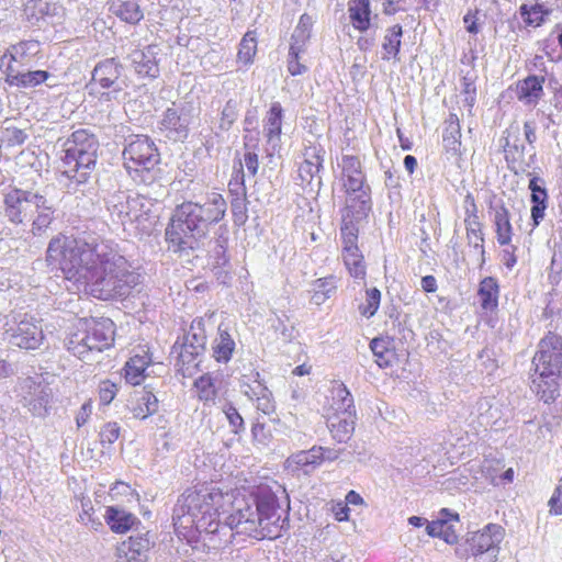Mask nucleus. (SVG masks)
<instances>
[{"label": "nucleus", "instance_id": "obj_1", "mask_svg": "<svg viewBox=\"0 0 562 562\" xmlns=\"http://www.w3.org/2000/svg\"><path fill=\"white\" fill-rule=\"evenodd\" d=\"M232 503V495L223 494L217 488L202 486L200 490H188L178 499L173 509V520L186 528L195 527L199 531L216 533L233 531L256 539H277L285 527L286 518H282L284 510L279 504L277 495L268 490L260 488L252 502L239 499L234 505V513L224 517L225 504Z\"/></svg>", "mask_w": 562, "mask_h": 562}, {"label": "nucleus", "instance_id": "obj_2", "mask_svg": "<svg viewBox=\"0 0 562 562\" xmlns=\"http://www.w3.org/2000/svg\"><path fill=\"white\" fill-rule=\"evenodd\" d=\"M45 260L99 300L126 299L140 284V274L117 245L99 236H56L48 243Z\"/></svg>", "mask_w": 562, "mask_h": 562}, {"label": "nucleus", "instance_id": "obj_3", "mask_svg": "<svg viewBox=\"0 0 562 562\" xmlns=\"http://www.w3.org/2000/svg\"><path fill=\"white\" fill-rule=\"evenodd\" d=\"M227 210L222 194L212 192L203 202L186 201L176 206L165 229L167 249L189 256L204 244L210 227L221 222Z\"/></svg>", "mask_w": 562, "mask_h": 562}, {"label": "nucleus", "instance_id": "obj_4", "mask_svg": "<svg viewBox=\"0 0 562 562\" xmlns=\"http://www.w3.org/2000/svg\"><path fill=\"white\" fill-rule=\"evenodd\" d=\"M63 147L61 177L69 180L68 190H77V186L86 183L95 168L99 142L94 134L81 128L72 132Z\"/></svg>", "mask_w": 562, "mask_h": 562}, {"label": "nucleus", "instance_id": "obj_5", "mask_svg": "<svg viewBox=\"0 0 562 562\" xmlns=\"http://www.w3.org/2000/svg\"><path fill=\"white\" fill-rule=\"evenodd\" d=\"M341 181L345 191V206L341 220L362 221L372 209L371 188L367 183L362 165L357 156L345 155L341 158Z\"/></svg>", "mask_w": 562, "mask_h": 562}, {"label": "nucleus", "instance_id": "obj_6", "mask_svg": "<svg viewBox=\"0 0 562 562\" xmlns=\"http://www.w3.org/2000/svg\"><path fill=\"white\" fill-rule=\"evenodd\" d=\"M123 160L127 173L137 183L150 184L160 177V154L148 136L131 138L124 147Z\"/></svg>", "mask_w": 562, "mask_h": 562}, {"label": "nucleus", "instance_id": "obj_7", "mask_svg": "<svg viewBox=\"0 0 562 562\" xmlns=\"http://www.w3.org/2000/svg\"><path fill=\"white\" fill-rule=\"evenodd\" d=\"M538 380L532 381V389L544 403L553 402L559 395V381L562 368V353H535L532 358Z\"/></svg>", "mask_w": 562, "mask_h": 562}, {"label": "nucleus", "instance_id": "obj_8", "mask_svg": "<svg viewBox=\"0 0 562 562\" xmlns=\"http://www.w3.org/2000/svg\"><path fill=\"white\" fill-rule=\"evenodd\" d=\"M150 201L142 195H130L124 191L114 192L106 201L112 220L121 225L143 223L148 220Z\"/></svg>", "mask_w": 562, "mask_h": 562}, {"label": "nucleus", "instance_id": "obj_9", "mask_svg": "<svg viewBox=\"0 0 562 562\" xmlns=\"http://www.w3.org/2000/svg\"><path fill=\"white\" fill-rule=\"evenodd\" d=\"M199 114L193 101L183 100L168 108L160 121V130L175 142L184 140L189 135V126Z\"/></svg>", "mask_w": 562, "mask_h": 562}, {"label": "nucleus", "instance_id": "obj_10", "mask_svg": "<svg viewBox=\"0 0 562 562\" xmlns=\"http://www.w3.org/2000/svg\"><path fill=\"white\" fill-rule=\"evenodd\" d=\"M361 221L341 220L340 236L342 243V260L355 279L363 280L366 277V263L363 255L358 247V224Z\"/></svg>", "mask_w": 562, "mask_h": 562}, {"label": "nucleus", "instance_id": "obj_11", "mask_svg": "<svg viewBox=\"0 0 562 562\" xmlns=\"http://www.w3.org/2000/svg\"><path fill=\"white\" fill-rule=\"evenodd\" d=\"M18 393L23 406L34 415L43 417L47 414L53 392L49 384L41 376L19 379Z\"/></svg>", "mask_w": 562, "mask_h": 562}, {"label": "nucleus", "instance_id": "obj_12", "mask_svg": "<svg viewBox=\"0 0 562 562\" xmlns=\"http://www.w3.org/2000/svg\"><path fill=\"white\" fill-rule=\"evenodd\" d=\"M38 191L12 188L3 193V215L13 225H25L31 218Z\"/></svg>", "mask_w": 562, "mask_h": 562}, {"label": "nucleus", "instance_id": "obj_13", "mask_svg": "<svg viewBox=\"0 0 562 562\" xmlns=\"http://www.w3.org/2000/svg\"><path fill=\"white\" fill-rule=\"evenodd\" d=\"M114 323L110 318H101L93 322L89 330L76 339L71 338L68 351L82 346L83 351H104L110 349L114 342Z\"/></svg>", "mask_w": 562, "mask_h": 562}, {"label": "nucleus", "instance_id": "obj_14", "mask_svg": "<svg viewBox=\"0 0 562 562\" xmlns=\"http://www.w3.org/2000/svg\"><path fill=\"white\" fill-rule=\"evenodd\" d=\"M323 154L321 146H308L303 153L304 160L299 167V178L301 186L310 187L311 191H318L322 186L319 172L323 168Z\"/></svg>", "mask_w": 562, "mask_h": 562}, {"label": "nucleus", "instance_id": "obj_15", "mask_svg": "<svg viewBox=\"0 0 562 562\" xmlns=\"http://www.w3.org/2000/svg\"><path fill=\"white\" fill-rule=\"evenodd\" d=\"M43 340L42 326L33 316L25 315L18 324L15 331L10 337L13 347L25 350H34L40 347Z\"/></svg>", "mask_w": 562, "mask_h": 562}, {"label": "nucleus", "instance_id": "obj_16", "mask_svg": "<svg viewBox=\"0 0 562 562\" xmlns=\"http://www.w3.org/2000/svg\"><path fill=\"white\" fill-rule=\"evenodd\" d=\"M55 203L38 191L31 213V233L33 236H43L56 220Z\"/></svg>", "mask_w": 562, "mask_h": 562}, {"label": "nucleus", "instance_id": "obj_17", "mask_svg": "<svg viewBox=\"0 0 562 562\" xmlns=\"http://www.w3.org/2000/svg\"><path fill=\"white\" fill-rule=\"evenodd\" d=\"M502 540V528L495 525H488L482 532L474 535L470 547L473 555H486L490 561L497 557L499 551L498 543Z\"/></svg>", "mask_w": 562, "mask_h": 562}, {"label": "nucleus", "instance_id": "obj_18", "mask_svg": "<svg viewBox=\"0 0 562 562\" xmlns=\"http://www.w3.org/2000/svg\"><path fill=\"white\" fill-rule=\"evenodd\" d=\"M153 542L147 535L131 536L116 548V562H145Z\"/></svg>", "mask_w": 562, "mask_h": 562}, {"label": "nucleus", "instance_id": "obj_19", "mask_svg": "<svg viewBox=\"0 0 562 562\" xmlns=\"http://www.w3.org/2000/svg\"><path fill=\"white\" fill-rule=\"evenodd\" d=\"M528 176L530 177L528 189L531 192V220L533 225L538 226L544 218L549 195L546 188V180L543 178L533 173H528Z\"/></svg>", "mask_w": 562, "mask_h": 562}, {"label": "nucleus", "instance_id": "obj_20", "mask_svg": "<svg viewBox=\"0 0 562 562\" xmlns=\"http://www.w3.org/2000/svg\"><path fill=\"white\" fill-rule=\"evenodd\" d=\"M326 398L330 415L356 413L353 397L342 382L331 381Z\"/></svg>", "mask_w": 562, "mask_h": 562}, {"label": "nucleus", "instance_id": "obj_21", "mask_svg": "<svg viewBox=\"0 0 562 562\" xmlns=\"http://www.w3.org/2000/svg\"><path fill=\"white\" fill-rule=\"evenodd\" d=\"M156 48V46H147L130 54L131 64L139 77L155 79L159 76Z\"/></svg>", "mask_w": 562, "mask_h": 562}, {"label": "nucleus", "instance_id": "obj_22", "mask_svg": "<svg viewBox=\"0 0 562 562\" xmlns=\"http://www.w3.org/2000/svg\"><path fill=\"white\" fill-rule=\"evenodd\" d=\"M123 66L115 58H106L99 61L92 71V81L102 88L114 87L115 91L122 90L116 83L122 75Z\"/></svg>", "mask_w": 562, "mask_h": 562}, {"label": "nucleus", "instance_id": "obj_23", "mask_svg": "<svg viewBox=\"0 0 562 562\" xmlns=\"http://www.w3.org/2000/svg\"><path fill=\"white\" fill-rule=\"evenodd\" d=\"M283 109L279 102H273L267 113L263 125L265 137L272 150L280 148Z\"/></svg>", "mask_w": 562, "mask_h": 562}, {"label": "nucleus", "instance_id": "obj_24", "mask_svg": "<svg viewBox=\"0 0 562 562\" xmlns=\"http://www.w3.org/2000/svg\"><path fill=\"white\" fill-rule=\"evenodd\" d=\"M356 424V413L333 414L328 416L327 426L333 438L338 442H347L353 431Z\"/></svg>", "mask_w": 562, "mask_h": 562}, {"label": "nucleus", "instance_id": "obj_25", "mask_svg": "<svg viewBox=\"0 0 562 562\" xmlns=\"http://www.w3.org/2000/svg\"><path fill=\"white\" fill-rule=\"evenodd\" d=\"M544 77L528 76L517 83V98L525 104L536 105L543 94Z\"/></svg>", "mask_w": 562, "mask_h": 562}, {"label": "nucleus", "instance_id": "obj_26", "mask_svg": "<svg viewBox=\"0 0 562 562\" xmlns=\"http://www.w3.org/2000/svg\"><path fill=\"white\" fill-rule=\"evenodd\" d=\"M104 519L110 529L115 533H124L132 529L139 520L133 514L123 508L110 506L106 508Z\"/></svg>", "mask_w": 562, "mask_h": 562}, {"label": "nucleus", "instance_id": "obj_27", "mask_svg": "<svg viewBox=\"0 0 562 562\" xmlns=\"http://www.w3.org/2000/svg\"><path fill=\"white\" fill-rule=\"evenodd\" d=\"M52 75L46 70L14 71L9 67L7 82L18 88H34L45 82Z\"/></svg>", "mask_w": 562, "mask_h": 562}, {"label": "nucleus", "instance_id": "obj_28", "mask_svg": "<svg viewBox=\"0 0 562 562\" xmlns=\"http://www.w3.org/2000/svg\"><path fill=\"white\" fill-rule=\"evenodd\" d=\"M499 286L493 277L484 278L477 290L480 306L484 312H494L498 306Z\"/></svg>", "mask_w": 562, "mask_h": 562}, {"label": "nucleus", "instance_id": "obj_29", "mask_svg": "<svg viewBox=\"0 0 562 562\" xmlns=\"http://www.w3.org/2000/svg\"><path fill=\"white\" fill-rule=\"evenodd\" d=\"M110 11L130 24H137L144 18L137 0H112Z\"/></svg>", "mask_w": 562, "mask_h": 562}, {"label": "nucleus", "instance_id": "obj_30", "mask_svg": "<svg viewBox=\"0 0 562 562\" xmlns=\"http://www.w3.org/2000/svg\"><path fill=\"white\" fill-rule=\"evenodd\" d=\"M494 211V225L499 245H509L512 241L513 227L510 224V215L507 207L502 204L492 206Z\"/></svg>", "mask_w": 562, "mask_h": 562}, {"label": "nucleus", "instance_id": "obj_31", "mask_svg": "<svg viewBox=\"0 0 562 562\" xmlns=\"http://www.w3.org/2000/svg\"><path fill=\"white\" fill-rule=\"evenodd\" d=\"M403 29L400 24H394L386 29L382 42L383 60L394 59L400 60L398 54L402 44Z\"/></svg>", "mask_w": 562, "mask_h": 562}, {"label": "nucleus", "instance_id": "obj_32", "mask_svg": "<svg viewBox=\"0 0 562 562\" xmlns=\"http://www.w3.org/2000/svg\"><path fill=\"white\" fill-rule=\"evenodd\" d=\"M313 24L314 19L310 14L304 13L300 16L299 23L291 37L292 42L290 47H292L293 54L295 52H305L306 44L311 38Z\"/></svg>", "mask_w": 562, "mask_h": 562}, {"label": "nucleus", "instance_id": "obj_33", "mask_svg": "<svg viewBox=\"0 0 562 562\" xmlns=\"http://www.w3.org/2000/svg\"><path fill=\"white\" fill-rule=\"evenodd\" d=\"M461 128L459 124V117L457 114L450 113L448 119L445 121V128L442 134L443 147L447 151L453 154L459 153L461 146Z\"/></svg>", "mask_w": 562, "mask_h": 562}, {"label": "nucleus", "instance_id": "obj_34", "mask_svg": "<svg viewBox=\"0 0 562 562\" xmlns=\"http://www.w3.org/2000/svg\"><path fill=\"white\" fill-rule=\"evenodd\" d=\"M151 353H136L135 357L131 358L124 367L125 379L132 385H138L144 379V372L147 366L150 363Z\"/></svg>", "mask_w": 562, "mask_h": 562}, {"label": "nucleus", "instance_id": "obj_35", "mask_svg": "<svg viewBox=\"0 0 562 562\" xmlns=\"http://www.w3.org/2000/svg\"><path fill=\"white\" fill-rule=\"evenodd\" d=\"M370 1L369 0H351L349 3V15L352 25L360 32H364L370 27Z\"/></svg>", "mask_w": 562, "mask_h": 562}, {"label": "nucleus", "instance_id": "obj_36", "mask_svg": "<svg viewBox=\"0 0 562 562\" xmlns=\"http://www.w3.org/2000/svg\"><path fill=\"white\" fill-rule=\"evenodd\" d=\"M311 303L321 306L336 293L337 282L336 277L328 276L315 280L312 284Z\"/></svg>", "mask_w": 562, "mask_h": 562}, {"label": "nucleus", "instance_id": "obj_37", "mask_svg": "<svg viewBox=\"0 0 562 562\" xmlns=\"http://www.w3.org/2000/svg\"><path fill=\"white\" fill-rule=\"evenodd\" d=\"M477 413L480 424L483 426H493L503 416L499 403L491 398H482L477 402Z\"/></svg>", "mask_w": 562, "mask_h": 562}, {"label": "nucleus", "instance_id": "obj_38", "mask_svg": "<svg viewBox=\"0 0 562 562\" xmlns=\"http://www.w3.org/2000/svg\"><path fill=\"white\" fill-rule=\"evenodd\" d=\"M519 13L526 25L538 27L546 22V16H548L551 11L542 3L536 2L535 4H521L519 7Z\"/></svg>", "mask_w": 562, "mask_h": 562}, {"label": "nucleus", "instance_id": "obj_39", "mask_svg": "<svg viewBox=\"0 0 562 562\" xmlns=\"http://www.w3.org/2000/svg\"><path fill=\"white\" fill-rule=\"evenodd\" d=\"M206 336L203 319L192 322L188 333L183 335L181 347H190L194 350L204 349Z\"/></svg>", "mask_w": 562, "mask_h": 562}, {"label": "nucleus", "instance_id": "obj_40", "mask_svg": "<svg viewBox=\"0 0 562 562\" xmlns=\"http://www.w3.org/2000/svg\"><path fill=\"white\" fill-rule=\"evenodd\" d=\"M137 402L138 404L132 408L135 418L145 419L158 411V398L150 391L143 390Z\"/></svg>", "mask_w": 562, "mask_h": 562}, {"label": "nucleus", "instance_id": "obj_41", "mask_svg": "<svg viewBox=\"0 0 562 562\" xmlns=\"http://www.w3.org/2000/svg\"><path fill=\"white\" fill-rule=\"evenodd\" d=\"M24 12L30 20L40 21L56 11L55 4L50 0H25L23 3Z\"/></svg>", "mask_w": 562, "mask_h": 562}, {"label": "nucleus", "instance_id": "obj_42", "mask_svg": "<svg viewBox=\"0 0 562 562\" xmlns=\"http://www.w3.org/2000/svg\"><path fill=\"white\" fill-rule=\"evenodd\" d=\"M324 460L323 447H313L307 451H299L297 453L291 456L288 459L290 464H295L296 467H316L322 463Z\"/></svg>", "mask_w": 562, "mask_h": 562}, {"label": "nucleus", "instance_id": "obj_43", "mask_svg": "<svg viewBox=\"0 0 562 562\" xmlns=\"http://www.w3.org/2000/svg\"><path fill=\"white\" fill-rule=\"evenodd\" d=\"M244 393L251 400L256 396L257 409L261 411L265 415H270L274 412L271 394L260 383L257 384L256 389L248 386Z\"/></svg>", "mask_w": 562, "mask_h": 562}, {"label": "nucleus", "instance_id": "obj_44", "mask_svg": "<svg viewBox=\"0 0 562 562\" xmlns=\"http://www.w3.org/2000/svg\"><path fill=\"white\" fill-rule=\"evenodd\" d=\"M239 102L235 99H229L223 106L220 115L217 130L220 132H227L232 128L233 124L238 117Z\"/></svg>", "mask_w": 562, "mask_h": 562}, {"label": "nucleus", "instance_id": "obj_45", "mask_svg": "<svg viewBox=\"0 0 562 562\" xmlns=\"http://www.w3.org/2000/svg\"><path fill=\"white\" fill-rule=\"evenodd\" d=\"M465 229H467V239L469 246H472L475 249H479L481 255L484 256V237L482 233V224L480 221L472 218H464Z\"/></svg>", "mask_w": 562, "mask_h": 562}, {"label": "nucleus", "instance_id": "obj_46", "mask_svg": "<svg viewBox=\"0 0 562 562\" xmlns=\"http://www.w3.org/2000/svg\"><path fill=\"white\" fill-rule=\"evenodd\" d=\"M257 53V40L252 32H247L239 43V49L237 54L238 61L244 65L252 63L254 57Z\"/></svg>", "mask_w": 562, "mask_h": 562}, {"label": "nucleus", "instance_id": "obj_47", "mask_svg": "<svg viewBox=\"0 0 562 562\" xmlns=\"http://www.w3.org/2000/svg\"><path fill=\"white\" fill-rule=\"evenodd\" d=\"M194 387L200 401L204 403H214L216 390L209 374L201 375L194 381Z\"/></svg>", "mask_w": 562, "mask_h": 562}, {"label": "nucleus", "instance_id": "obj_48", "mask_svg": "<svg viewBox=\"0 0 562 562\" xmlns=\"http://www.w3.org/2000/svg\"><path fill=\"white\" fill-rule=\"evenodd\" d=\"M235 341L227 324L221 323L217 328V337L214 339L213 351H234Z\"/></svg>", "mask_w": 562, "mask_h": 562}, {"label": "nucleus", "instance_id": "obj_49", "mask_svg": "<svg viewBox=\"0 0 562 562\" xmlns=\"http://www.w3.org/2000/svg\"><path fill=\"white\" fill-rule=\"evenodd\" d=\"M381 301V292L376 288H372L367 290V302L366 304H361L359 306L360 314L366 317L373 316L380 305Z\"/></svg>", "mask_w": 562, "mask_h": 562}, {"label": "nucleus", "instance_id": "obj_50", "mask_svg": "<svg viewBox=\"0 0 562 562\" xmlns=\"http://www.w3.org/2000/svg\"><path fill=\"white\" fill-rule=\"evenodd\" d=\"M228 191L233 196H246L245 175L241 162H239V167L234 170L232 179L228 182Z\"/></svg>", "mask_w": 562, "mask_h": 562}, {"label": "nucleus", "instance_id": "obj_51", "mask_svg": "<svg viewBox=\"0 0 562 562\" xmlns=\"http://www.w3.org/2000/svg\"><path fill=\"white\" fill-rule=\"evenodd\" d=\"M2 137L10 146H18L25 143L29 135L27 133L19 127L7 125L2 131Z\"/></svg>", "mask_w": 562, "mask_h": 562}, {"label": "nucleus", "instance_id": "obj_52", "mask_svg": "<svg viewBox=\"0 0 562 562\" xmlns=\"http://www.w3.org/2000/svg\"><path fill=\"white\" fill-rule=\"evenodd\" d=\"M40 52V43L37 41H24L14 46L11 49V57L14 60L22 58L25 55H36Z\"/></svg>", "mask_w": 562, "mask_h": 562}, {"label": "nucleus", "instance_id": "obj_53", "mask_svg": "<svg viewBox=\"0 0 562 562\" xmlns=\"http://www.w3.org/2000/svg\"><path fill=\"white\" fill-rule=\"evenodd\" d=\"M121 427L115 422L106 423L100 430V441L104 445H112L120 437Z\"/></svg>", "mask_w": 562, "mask_h": 562}, {"label": "nucleus", "instance_id": "obj_54", "mask_svg": "<svg viewBox=\"0 0 562 562\" xmlns=\"http://www.w3.org/2000/svg\"><path fill=\"white\" fill-rule=\"evenodd\" d=\"M538 351H562V337L549 331L538 345Z\"/></svg>", "mask_w": 562, "mask_h": 562}, {"label": "nucleus", "instance_id": "obj_55", "mask_svg": "<svg viewBox=\"0 0 562 562\" xmlns=\"http://www.w3.org/2000/svg\"><path fill=\"white\" fill-rule=\"evenodd\" d=\"M117 391L119 387L115 383L109 380L102 381L99 385V397L101 404L109 405L116 396Z\"/></svg>", "mask_w": 562, "mask_h": 562}, {"label": "nucleus", "instance_id": "obj_56", "mask_svg": "<svg viewBox=\"0 0 562 562\" xmlns=\"http://www.w3.org/2000/svg\"><path fill=\"white\" fill-rule=\"evenodd\" d=\"M224 413L226 415V418L228 419V423L232 427V431L234 434L237 435L245 429L244 419L233 405L226 406Z\"/></svg>", "mask_w": 562, "mask_h": 562}, {"label": "nucleus", "instance_id": "obj_57", "mask_svg": "<svg viewBox=\"0 0 562 562\" xmlns=\"http://www.w3.org/2000/svg\"><path fill=\"white\" fill-rule=\"evenodd\" d=\"M504 151L507 162H515L524 157L525 146L510 144L508 137H506L504 144Z\"/></svg>", "mask_w": 562, "mask_h": 562}, {"label": "nucleus", "instance_id": "obj_58", "mask_svg": "<svg viewBox=\"0 0 562 562\" xmlns=\"http://www.w3.org/2000/svg\"><path fill=\"white\" fill-rule=\"evenodd\" d=\"M303 52H295L293 54L292 47L289 50V60H288V70L292 76H297L304 74L307 68L303 64L299 61L300 55Z\"/></svg>", "mask_w": 562, "mask_h": 562}, {"label": "nucleus", "instance_id": "obj_59", "mask_svg": "<svg viewBox=\"0 0 562 562\" xmlns=\"http://www.w3.org/2000/svg\"><path fill=\"white\" fill-rule=\"evenodd\" d=\"M550 513L553 515L562 514V479L559 485L555 487L553 495L549 501Z\"/></svg>", "mask_w": 562, "mask_h": 562}, {"label": "nucleus", "instance_id": "obj_60", "mask_svg": "<svg viewBox=\"0 0 562 562\" xmlns=\"http://www.w3.org/2000/svg\"><path fill=\"white\" fill-rule=\"evenodd\" d=\"M81 513L79 514V518L80 520L88 525V522H91V526L92 528L95 529V526H99L101 525L100 522H97L93 518H92V512H93V506L91 504V502L89 499H81Z\"/></svg>", "mask_w": 562, "mask_h": 562}, {"label": "nucleus", "instance_id": "obj_61", "mask_svg": "<svg viewBox=\"0 0 562 562\" xmlns=\"http://www.w3.org/2000/svg\"><path fill=\"white\" fill-rule=\"evenodd\" d=\"M397 355L398 353H372L373 361L379 368L393 367L394 363L398 361Z\"/></svg>", "mask_w": 562, "mask_h": 562}, {"label": "nucleus", "instance_id": "obj_62", "mask_svg": "<svg viewBox=\"0 0 562 562\" xmlns=\"http://www.w3.org/2000/svg\"><path fill=\"white\" fill-rule=\"evenodd\" d=\"M524 135L531 149H535V143L537 140V124L535 121H526L524 123Z\"/></svg>", "mask_w": 562, "mask_h": 562}, {"label": "nucleus", "instance_id": "obj_63", "mask_svg": "<svg viewBox=\"0 0 562 562\" xmlns=\"http://www.w3.org/2000/svg\"><path fill=\"white\" fill-rule=\"evenodd\" d=\"M244 162L248 172L251 176H256L259 168L258 155L254 151H246L244 155Z\"/></svg>", "mask_w": 562, "mask_h": 562}, {"label": "nucleus", "instance_id": "obj_64", "mask_svg": "<svg viewBox=\"0 0 562 562\" xmlns=\"http://www.w3.org/2000/svg\"><path fill=\"white\" fill-rule=\"evenodd\" d=\"M226 251H227V248L225 246L214 245L212 252H213V258L215 260V263L217 266H225L229 261V258H228Z\"/></svg>", "mask_w": 562, "mask_h": 562}]
</instances>
